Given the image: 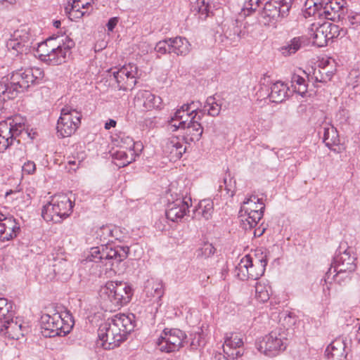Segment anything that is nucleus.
I'll return each mask as SVG.
<instances>
[{
  "instance_id": "nucleus-39",
  "label": "nucleus",
  "mask_w": 360,
  "mask_h": 360,
  "mask_svg": "<svg viewBox=\"0 0 360 360\" xmlns=\"http://www.w3.org/2000/svg\"><path fill=\"white\" fill-rule=\"evenodd\" d=\"M11 38H13L23 44H27L30 47L31 46V36L28 30L25 27L15 30L11 35Z\"/></svg>"
},
{
  "instance_id": "nucleus-24",
  "label": "nucleus",
  "mask_w": 360,
  "mask_h": 360,
  "mask_svg": "<svg viewBox=\"0 0 360 360\" xmlns=\"http://www.w3.org/2000/svg\"><path fill=\"white\" fill-rule=\"evenodd\" d=\"M290 90L284 82L278 81L271 86V92L268 96L274 103H281L289 97Z\"/></svg>"
},
{
  "instance_id": "nucleus-48",
  "label": "nucleus",
  "mask_w": 360,
  "mask_h": 360,
  "mask_svg": "<svg viewBox=\"0 0 360 360\" xmlns=\"http://www.w3.org/2000/svg\"><path fill=\"white\" fill-rule=\"evenodd\" d=\"M171 46L169 38L157 43L155 50L158 53L165 54L167 53H171Z\"/></svg>"
},
{
  "instance_id": "nucleus-14",
  "label": "nucleus",
  "mask_w": 360,
  "mask_h": 360,
  "mask_svg": "<svg viewBox=\"0 0 360 360\" xmlns=\"http://www.w3.org/2000/svg\"><path fill=\"white\" fill-rule=\"evenodd\" d=\"M75 41L69 37H65V39L62 40V43L58 41L56 38V42L54 44L55 50L51 54V58L48 59V63L52 65H58L65 63L70 56L71 49L75 46Z\"/></svg>"
},
{
  "instance_id": "nucleus-12",
  "label": "nucleus",
  "mask_w": 360,
  "mask_h": 360,
  "mask_svg": "<svg viewBox=\"0 0 360 360\" xmlns=\"http://www.w3.org/2000/svg\"><path fill=\"white\" fill-rule=\"evenodd\" d=\"M110 73L112 74L113 79L120 90H131L136 84L138 68L134 64L125 65L117 70L111 69Z\"/></svg>"
},
{
  "instance_id": "nucleus-60",
  "label": "nucleus",
  "mask_w": 360,
  "mask_h": 360,
  "mask_svg": "<svg viewBox=\"0 0 360 360\" xmlns=\"http://www.w3.org/2000/svg\"><path fill=\"white\" fill-rule=\"evenodd\" d=\"M117 22H118L117 18H110L106 25L108 30L112 32L114 30V28L115 27V26L117 25Z\"/></svg>"
},
{
  "instance_id": "nucleus-53",
  "label": "nucleus",
  "mask_w": 360,
  "mask_h": 360,
  "mask_svg": "<svg viewBox=\"0 0 360 360\" xmlns=\"http://www.w3.org/2000/svg\"><path fill=\"white\" fill-rule=\"evenodd\" d=\"M240 30L237 27H233V32L231 29H228L225 32V35L227 38H230L231 40L236 41L240 38Z\"/></svg>"
},
{
  "instance_id": "nucleus-5",
  "label": "nucleus",
  "mask_w": 360,
  "mask_h": 360,
  "mask_svg": "<svg viewBox=\"0 0 360 360\" xmlns=\"http://www.w3.org/2000/svg\"><path fill=\"white\" fill-rule=\"evenodd\" d=\"M288 328L278 326L256 342L257 349L268 356H275L286 349Z\"/></svg>"
},
{
  "instance_id": "nucleus-37",
  "label": "nucleus",
  "mask_w": 360,
  "mask_h": 360,
  "mask_svg": "<svg viewBox=\"0 0 360 360\" xmlns=\"http://www.w3.org/2000/svg\"><path fill=\"white\" fill-rule=\"evenodd\" d=\"M304 41L301 37H295L290 42L282 48V53L285 56H290L296 53L302 46Z\"/></svg>"
},
{
  "instance_id": "nucleus-15",
  "label": "nucleus",
  "mask_w": 360,
  "mask_h": 360,
  "mask_svg": "<svg viewBox=\"0 0 360 360\" xmlns=\"http://www.w3.org/2000/svg\"><path fill=\"white\" fill-rule=\"evenodd\" d=\"M265 205L262 199L257 196L252 195L246 198L240 207V213L252 214V221L260 220L264 214Z\"/></svg>"
},
{
  "instance_id": "nucleus-61",
  "label": "nucleus",
  "mask_w": 360,
  "mask_h": 360,
  "mask_svg": "<svg viewBox=\"0 0 360 360\" xmlns=\"http://www.w3.org/2000/svg\"><path fill=\"white\" fill-rule=\"evenodd\" d=\"M241 264H243V267L245 269H248L249 267H251L252 266V260L250 256H245L242 260Z\"/></svg>"
},
{
  "instance_id": "nucleus-34",
  "label": "nucleus",
  "mask_w": 360,
  "mask_h": 360,
  "mask_svg": "<svg viewBox=\"0 0 360 360\" xmlns=\"http://www.w3.org/2000/svg\"><path fill=\"white\" fill-rule=\"evenodd\" d=\"M220 111L221 105L217 103L214 97L210 96L207 98L202 110H200L199 112H207L209 115L215 117L219 114Z\"/></svg>"
},
{
  "instance_id": "nucleus-38",
  "label": "nucleus",
  "mask_w": 360,
  "mask_h": 360,
  "mask_svg": "<svg viewBox=\"0 0 360 360\" xmlns=\"http://www.w3.org/2000/svg\"><path fill=\"white\" fill-rule=\"evenodd\" d=\"M6 47L12 52L13 54L18 55L19 53L22 54L23 53H27V51L30 49V46L27 44H23L18 41L15 40L13 38H10L6 42Z\"/></svg>"
},
{
  "instance_id": "nucleus-55",
  "label": "nucleus",
  "mask_w": 360,
  "mask_h": 360,
  "mask_svg": "<svg viewBox=\"0 0 360 360\" xmlns=\"http://www.w3.org/2000/svg\"><path fill=\"white\" fill-rule=\"evenodd\" d=\"M169 124L171 125V127H174L173 131H176V129H184L186 127V124H187V120H182L173 121L172 117L169 121Z\"/></svg>"
},
{
  "instance_id": "nucleus-17",
  "label": "nucleus",
  "mask_w": 360,
  "mask_h": 360,
  "mask_svg": "<svg viewBox=\"0 0 360 360\" xmlns=\"http://www.w3.org/2000/svg\"><path fill=\"white\" fill-rule=\"evenodd\" d=\"M19 231L20 225L13 217H7L0 212V241L12 240Z\"/></svg>"
},
{
  "instance_id": "nucleus-21",
  "label": "nucleus",
  "mask_w": 360,
  "mask_h": 360,
  "mask_svg": "<svg viewBox=\"0 0 360 360\" xmlns=\"http://www.w3.org/2000/svg\"><path fill=\"white\" fill-rule=\"evenodd\" d=\"M186 150V147L177 136L169 138L163 146L164 153L173 161L180 159Z\"/></svg>"
},
{
  "instance_id": "nucleus-23",
  "label": "nucleus",
  "mask_w": 360,
  "mask_h": 360,
  "mask_svg": "<svg viewBox=\"0 0 360 360\" xmlns=\"http://www.w3.org/2000/svg\"><path fill=\"white\" fill-rule=\"evenodd\" d=\"M344 1L342 0H333L319 11V16H324L325 18L335 21L340 18V12L343 10Z\"/></svg>"
},
{
  "instance_id": "nucleus-29",
  "label": "nucleus",
  "mask_w": 360,
  "mask_h": 360,
  "mask_svg": "<svg viewBox=\"0 0 360 360\" xmlns=\"http://www.w3.org/2000/svg\"><path fill=\"white\" fill-rule=\"evenodd\" d=\"M137 154L134 150H127L120 148L112 154V158L117 160L116 165L120 167H125L135 160Z\"/></svg>"
},
{
  "instance_id": "nucleus-25",
  "label": "nucleus",
  "mask_w": 360,
  "mask_h": 360,
  "mask_svg": "<svg viewBox=\"0 0 360 360\" xmlns=\"http://www.w3.org/2000/svg\"><path fill=\"white\" fill-rule=\"evenodd\" d=\"M319 133H323V141L329 149L333 150V146L339 145L340 138L338 132L333 125L326 124L321 127Z\"/></svg>"
},
{
  "instance_id": "nucleus-7",
  "label": "nucleus",
  "mask_w": 360,
  "mask_h": 360,
  "mask_svg": "<svg viewBox=\"0 0 360 360\" xmlns=\"http://www.w3.org/2000/svg\"><path fill=\"white\" fill-rule=\"evenodd\" d=\"M12 309L11 303L6 299L0 297V322L4 323L0 330L4 331L11 339L19 340L24 336L27 328L22 326L20 320L18 318L13 320L14 312Z\"/></svg>"
},
{
  "instance_id": "nucleus-36",
  "label": "nucleus",
  "mask_w": 360,
  "mask_h": 360,
  "mask_svg": "<svg viewBox=\"0 0 360 360\" xmlns=\"http://www.w3.org/2000/svg\"><path fill=\"white\" fill-rule=\"evenodd\" d=\"M292 86L294 91L304 96L307 91V86L305 79L301 76L294 74L291 78Z\"/></svg>"
},
{
  "instance_id": "nucleus-27",
  "label": "nucleus",
  "mask_w": 360,
  "mask_h": 360,
  "mask_svg": "<svg viewBox=\"0 0 360 360\" xmlns=\"http://www.w3.org/2000/svg\"><path fill=\"white\" fill-rule=\"evenodd\" d=\"M171 53H174L177 56H185L191 51V44L185 38L177 37L175 38H169Z\"/></svg>"
},
{
  "instance_id": "nucleus-26",
  "label": "nucleus",
  "mask_w": 360,
  "mask_h": 360,
  "mask_svg": "<svg viewBox=\"0 0 360 360\" xmlns=\"http://www.w3.org/2000/svg\"><path fill=\"white\" fill-rule=\"evenodd\" d=\"M326 32L327 29H325L323 24L319 26L313 24L309 30V35L313 39V44L314 45L318 47H323L326 46L329 41Z\"/></svg>"
},
{
  "instance_id": "nucleus-64",
  "label": "nucleus",
  "mask_w": 360,
  "mask_h": 360,
  "mask_svg": "<svg viewBox=\"0 0 360 360\" xmlns=\"http://www.w3.org/2000/svg\"><path fill=\"white\" fill-rule=\"evenodd\" d=\"M212 360H228L227 358L221 353H216L212 357Z\"/></svg>"
},
{
  "instance_id": "nucleus-9",
  "label": "nucleus",
  "mask_w": 360,
  "mask_h": 360,
  "mask_svg": "<svg viewBox=\"0 0 360 360\" xmlns=\"http://www.w3.org/2000/svg\"><path fill=\"white\" fill-rule=\"evenodd\" d=\"M41 333L44 337L65 336L71 330L72 326L64 323L59 313L53 315L44 314L41 317Z\"/></svg>"
},
{
  "instance_id": "nucleus-59",
  "label": "nucleus",
  "mask_w": 360,
  "mask_h": 360,
  "mask_svg": "<svg viewBox=\"0 0 360 360\" xmlns=\"http://www.w3.org/2000/svg\"><path fill=\"white\" fill-rule=\"evenodd\" d=\"M84 157L85 154L83 151H82L81 153H77V157H74V160H69L68 163L70 165H79L84 159Z\"/></svg>"
},
{
  "instance_id": "nucleus-10",
  "label": "nucleus",
  "mask_w": 360,
  "mask_h": 360,
  "mask_svg": "<svg viewBox=\"0 0 360 360\" xmlns=\"http://www.w3.org/2000/svg\"><path fill=\"white\" fill-rule=\"evenodd\" d=\"M186 335L177 328H165L157 340V345L161 352L170 353L179 351L184 346Z\"/></svg>"
},
{
  "instance_id": "nucleus-2",
  "label": "nucleus",
  "mask_w": 360,
  "mask_h": 360,
  "mask_svg": "<svg viewBox=\"0 0 360 360\" xmlns=\"http://www.w3.org/2000/svg\"><path fill=\"white\" fill-rule=\"evenodd\" d=\"M43 77L44 72L34 68L13 72L9 79H3L0 82V110L6 101L14 98L31 84H39Z\"/></svg>"
},
{
  "instance_id": "nucleus-18",
  "label": "nucleus",
  "mask_w": 360,
  "mask_h": 360,
  "mask_svg": "<svg viewBox=\"0 0 360 360\" xmlns=\"http://www.w3.org/2000/svg\"><path fill=\"white\" fill-rule=\"evenodd\" d=\"M191 198H178L176 200L168 204L166 210V217L172 221H178L186 214L189 208L188 202Z\"/></svg>"
},
{
  "instance_id": "nucleus-54",
  "label": "nucleus",
  "mask_w": 360,
  "mask_h": 360,
  "mask_svg": "<svg viewBox=\"0 0 360 360\" xmlns=\"http://www.w3.org/2000/svg\"><path fill=\"white\" fill-rule=\"evenodd\" d=\"M223 351L228 356L232 359H238L243 354V352L241 347L236 349L226 348V350Z\"/></svg>"
},
{
  "instance_id": "nucleus-8",
  "label": "nucleus",
  "mask_w": 360,
  "mask_h": 360,
  "mask_svg": "<svg viewBox=\"0 0 360 360\" xmlns=\"http://www.w3.org/2000/svg\"><path fill=\"white\" fill-rule=\"evenodd\" d=\"M82 115L79 111L69 106L61 110L57 123V134L61 138L70 136L75 134L81 122Z\"/></svg>"
},
{
  "instance_id": "nucleus-4",
  "label": "nucleus",
  "mask_w": 360,
  "mask_h": 360,
  "mask_svg": "<svg viewBox=\"0 0 360 360\" xmlns=\"http://www.w3.org/2000/svg\"><path fill=\"white\" fill-rule=\"evenodd\" d=\"M129 248L128 246H113L111 244H101L99 247L91 248L87 257L82 263L88 262H105V265L108 262L111 267L110 270H113V268H122L119 264L125 260L129 255Z\"/></svg>"
},
{
  "instance_id": "nucleus-46",
  "label": "nucleus",
  "mask_w": 360,
  "mask_h": 360,
  "mask_svg": "<svg viewBox=\"0 0 360 360\" xmlns=\"http://www.w3.org/2000/svg\"><path fill=\"white\" fill-rule=\"evenodd\" d=\"M112 232L113 231L109 226H103L97 232V236L101 242L109 244L110 238L112 237Z\"/></svg>"
},
{
  "instance_id": "nucleus-56",
  "label": "nucleus",
  "mask_w": 360,
  "mask_h": 360,
  "mask_svg": "<svg viewBox=\"0 0 360 360\" xmlns=\"http://www.w3.org/2000/svg\"><path fill=\"white\" fill-rule=\"evenodd\" d=\"M36 169V165L32 161H27L22 166L23 172L27 174H32Z\"/></svg>"
},
{
  "instance_id": "nucleus-58",
  "label": "nucleus",
  "mask_w": 360,
  "mask_h": 360,
  "mask_svg": "<svg viewBox=\"0 0 360 360\" xmlns=\"http://www.w3.org/2000/svg\"><path fill=\"white\" fill-rule=\"evenodd\" d=\"M342 272V271H326L325 281L326 283H331L333 281H335V278Z\"/></svg>"
},
{
  "instance_id": "nucleus-20",
  "label": "nucleus",
  "mask_w": 360,
  "mask_h": 360,
  "mask_svg": "<svg viewBox=\"0 0 360 360\" xmlns=\"http://www.w3.org/2000/svg\"><path fill=\"white\" fill-rule=\"evenodd\" d=\"M202 119L201 115L195 114L192 116L191 120L184 129L186 130L184 136V139L186 143L195 142L200 140L203 128L201 126L199 120Z\"/></svg>"
},
{
  "instance_id": "nucleus-30",
  "label": "nucleus",
  "mask_w": 360,
  "mask_h": 360,
  "mask_svg": "<svg viewBox=\"0 0 360 360\" xmlns=\"http://www.w3.org/2000/svg\"><path fill=\"white\" fill-rule=\"evenodd\" d=\"M55 42H56V38H49L39 44L37 49V53L41 60L48 63V59L51 58V54H52L53 50H55Z\"/></svg>"
},
{
  "instance_id": "nucleus-22",
  "label": "nucleus",
  "mask_w": 360,
  "mask_h": 360,
  "mask_svg": "<svg viewBox=\"0 0 360 360\" xmlns=\"http://www.w3.org/2000/svg\"><path fill=\"white\" fill-rule=\"evenodd\" d=\"M346 344L341 338L335 339L326 348L325 354L328 360H345Z\"/></svg>"
},
{
  "instance_id": "nucleus-3",
  "label": "nucleus",
  "mask_w": 360,
  "mask_h": 360,
  "mask_svg": "<svg viewBox=\"0 0 360 360\" xmlns=\"http://www.w3.org/2000/svg\"><path fill=\"white\" fill-rule=\"evenodd\" d=\"M101 303L106 310L116 311L131 300L134 290L127 283L109 281L100 290Z\"/></svg>"
},
{
  "instance_id": "nucleus-35",
  "label": "nucleus",
  "mask_w": 360,
  "mask_h": 360,
  "mask_svg": "<svg viewBox=\"0 0 360 360\" xmlns=\"http://www.w3.org/2000/svg\"><path fill=\"white\" fill-rule=\"evenodd\" d=\"M325 29H327V35L329 41H332L335 38L339 37H342L346 35L347 30L345 28H340L338 25L330 23L325 22L323 23Z\"/></svg>"
},
{
  "instance_id": "nucleus-33",
  "label": "nucleus",
  "mask_w": 360,
  "mask_h": 360,
  "mask_svg": "<svg viewBox=\"0 0 360 360\" xmlns=\"http://www.w3.org/2000/svg\"><path fill=\"white\" fill-rule=\"evenodd\" d=\"M308 79L314 82H322L326 83L330 81L333 77V72L326 71L324 68H314L312 74L308 75Z\"/></svg>"
},
{
  "instance_id": "nucleus-31",
  "label": "nucleus",
  "mask_w": 360,
  "mask_h": 360,
  "mask_svg": "<svg viewBox=\"0 0 360 360\" xmlns=\"http://www.w3.org/2000/svg\"><path fill=\"white\" fill-rule=\"evenodd\" d=\"M198 106L195 102L184 104L179 109L176 110L172 117L173 121L182 120L184 117H191L198 114Z\"/></svg>"
},
{
  "instance_id": "nucleus-52",
  "label": "nucleus",
  "mask_w": 360,
  "mask_h": 360,
  "mask_svg": "<svg viewBox=\"0 0 360 360\" xmlns=\"http://www.w3.org/2000/svg\"><path fill=\"white\" fill-rule=\"evenodd\" d=\"M151 290L154 291L153 293L150 292L151 295L158 300H160L164 294L163 285L161 282L153 284Z\"/></svg>"
},
{
  "instance_id": "nucleus-16",
  "label": "nucleus",
  "mask_w": 360,
  "mask_h": 360,
  "mask_svg": "<svg viewBox=\"0 0 360 360\" xmlns=\"http://www.w3.org/2000/svg\"><path fill=\"white\" fill-rule=\"evenodd\" d=\"M135 105L143 111L160 108L162 98L147 90L139 91L134 98Z\"/></svg>"
},
{
  "instance_id": "nucleus-41",
  "label": "nucleus",
  "mask_w": 360,
  "mask_h": 360,
  "mask_svg": "<svg viewBox=\"0 0 360 360\" xmlns=\"http://www.w3.org/2000/svg\"><path fill=\"white\" fill-rule=\"evenodd\" d=\"M215 252V248L212 244L205 243L200 248L196 250V257L200 259H206L213 255Z\"/></svg>"
},
{
  "instance_id": "nucleus-32",
  "label": "nucleus",
  "mask_w": 360,
  "mask_h": 360,
  "mask_svg": "<svg viewBox=\"0 0 360 360\" xmlns=\"http://www.w3.org/2000/svg\"><path fill=\"white\" fill-rule=\"evenodd\" d=\"M210 5L205 0H196L191 4V11L194 15H198L199 18L205 20L211 13Z\"/></svg>"
},
{
  "instance_id": "nucleus-49",
  "label": "nucleus",
  "mask_w": 360,
  "mask_h": 360,
  "mask_svg": "<svg viewBox=\"0 0 360 360\" xmlns=\"http://www.w3.org/2000/svg\"><path fill=\"white\" fill-rule=\"evenodd\" d=\"M240 217H242V224H243V229H251L252 228L255 227V226H257V223L259 222V220H255V221L254 222L253 221H252V214H245V213H240Z\"/></svg>"
},
{
  "instance_id": "nucleus-1",
  "label": "nucleus",
  "mask_w": 360,
  "mask_h": 360,
  "mask_svg": "<svg viewBox=\"0 0 360 360\" xmlns=\"http://www.w3.org/2000/svg\"><path fill=\"white\" fill-rule=\"evenodd\" d=\"M134 319L133 314H120L102 323L98 328V335L104 349H112L125 341L135 327Z\"/></svg>"
},
{
  "instance_id": "nucleus-11",
  "label": "nucleus",
  "mask_w": 360,
  "mask_h": 360,
  "mask_svg": "<svg viewBox=\"0 0 360 360\" xmlns=\"http://www.w3.org/2000/svg\"><path fill=\"white\" fill-rule=\"evenodd\" d=\"M292 0H269L266 1L260 13L266 20L265 23L278 21L288 15Z\"/></svg>"
},
{
  "instance_id": "nucleus-13",
  "label": "nucleus",
  "mask_w": 360,
  "mask_h": 360,
  "mask_svg": "<svg viewBox=\"0 0 360 360\" xmlns=\"http://www.w3.org/2000/svg\"><path fill=\"white\" fill-rule=\"evenodd\" d=\"M352 254L353 251L350 248H345L341 244L328 270H331L332 268L335 270L338 268H340V270H355L357 267L356 263L357 259L354 255H352Z\"/></svg>"
},
{
  "instance_id": "nucleus-44",
  "label": "nucleus",
  "mask_w": 360,
  "mask_h": 360,
  "mask_svg": "<svg viewBox=\"0 0 360 360\" xmlns=\"http://www.w3.org/2000/svg\"><path fill=\"white\" fill-rule=\"evenodd\" d=\"M12 120H5L0 122V136L4 138H8V139L13 142L12 135Z\"/></svg>"
},
{
  "instance_id": "nucleus-43",
  "label": "nucleus",
  "mask_w": 360,
  "mask_h": 360,
  "mask_svg": "<svg viewBox=\"0 0 360 360\" xmlns=\"http://www.w3.org/2000/svg\"><path fill=\"white\" fill-rule=\"evenodd\" d=\"M267 288L266 285L257 283L255 285V297L258 301L265 302L269 300V293Z\"/></svg>"
},
{
  "instance_id": "nucleus-57",
  "label": "nucleus",
  "mask_w": 360,
  "mask_h": 360,
  "mask_svg": "<svg viewBox=\"0 0 360 360\" xmlns=\"http://www.w3.org/2000/svg\"><path fill=\"white\" fill-rule=\"evenodd\" d=\"M12 144L13 142L9 141L8 138L0 136V153L4 152Z\"/></svg>"
},
{
  "instance_id": "nucleus-47",
  "label": "nucleus",
  "mask_w": 360,
  "mask_h": 360,
  "mask_svg": "<svg viewBox=\"0 0 360 360\" xmlns=\"http://www.w3.org/2000/svg\"><path fill=\"white\" fill-rule=\"evenodd\" d=\"M305 17L315 15L316 13L319 15V11H320L319 6L313 1V0H307L305 3Z\"/></svg>"
},
{
  "instance_id": "nucleus-6",
  "label": "nucleus",
  "mask_w": 360,
  "mask_h": 360,
  "mask_svg": "<svg viewBox=\"0 0 360 360\" xmlns=\"http://www.w3.org/2000/svg\"><path fill=\"white\" fill-rule=\"evenodd\" d=\"M72 207L73 202L67 195H55L43 206L41 216L46 221L60 223L71 214Z\"/></svg>"
},
{
  "instance_id": "nucleus-50",
  "label": "nucleus",
  "mask_w": 360,
  "mask_h": 360,
  "mask_svg": "<svg viewBox=\"0 0 360 360\" xmlns=\"http://www.w3.org/2000/svg\"><path fill=\"white\" fill-rule=\"evenodd\" d=\"M283 323H282L283 326L282 327L285 326L286 328H288L287 327H290V326L295 325V323L297 321L296 316L292 312L285 313L283 314Z\"/></svg>"
},
{
  "instance_id": "nucleus-45",
  "label": "nucleus",
  "mask_w": 360,
  "mask_h": 360,
  "mask_svg": "<svg viewBox=\"0 0 360 360\" xmlns=\"http://www.w3.org/2000/svg\"><path fill=\"white\" fill-rule=\"evenodd\" d=\"M260 0H248L244 3L243 7L241 9V15L245 16L250 15L255 12L259 7Z\"/></svg>"
},
{
  "instance_id": "nucleus-42",
  "label": "nucleus",
  "mask_w": 360,
  "mask_h": 360,
  "mask_svg": "<svg viewBox=\"0 0 360 360\" xmlns=\"http://www.w3.org/2000/svg\"><path fill=\"white\" fill-rule=\"evenodd\" d=\"M116 141L120 148L134 150L135 143L134 140L131 137L125 136L124 134H120L116 139Z\"/></svg>"
},
{
  "instance_id": "nucleus-28",
  "label": "nucleus",
  "mask_w": 360,
  "mask_h": 360,
  "mask_svg": "<svg viewBox=\"0 0 360 360\" xmlns=\"http://www.w3.org/2000/svg\"><path fill=\"white\" fill-rule=\"evenodd\" d=\"M213 212V202L210 200L205 199L198 203V206L193 210V218L205 220L212 217Z\"/></svg>"
},
{
  "instance_id": "nucleus-62",
  "label": "nucleus",
  "mask_w": 360,
  "mask_h": 360,
  "mask_svg": "<svg viewBox=\"0 0 360 360\" xmlns=\"http://www.w3.org/2000/svg\"><path fill=\"white\" fill-rule=\"evenodd\" d=\"M235 276L242 281L250 280V278L249 271H238Z\"/></svg>"
},
{
  "instance_id": "nucleus-19",
  "label": "nucleus",
  "mask_w": 360,
  "mask_h": 360,
  "mask_svg": "<svg viewBox=\"0 0 360 360\" xmlns=\"http://www.w3.org/2000/svg\"><path fill=\"white\" fill-rule=\"evenodd\" d=\"M91 3L89 0H74L65 8V12L71 20H77L92 11Z\"/></svg>"
},
{
  "instance_id": "nucleus-40",
  "label": "nucleus",
  "mask_w": 360,
  "mask_h": 360,
  "mask_svg": "<svg viewBox=\"0 0 360 360\" xmlns=\"http://www.w3.org/2000/svg\"><path fill=\"white\" fill-rule=\"evenodd\" d=\"M243 345L242 338L237 335H232L231 337H226L223 345V350L226 348L236 349L240 348Z\"/></svg>"
},
{
  "instance_id": "nucleus-51",
  "label": "nucleus",
  "mask_w": 360,
  "mask_h": 360,
  "mask_svg": "<svg viewBox=\"0 0 360 360\" xmlns=\"http://www.w3.org/2000/svg\"><path fill=\"white\" fill-rule=\"evenodd\" d=\"M12 127V135H13V141L19 136L22 131L25 129L24 124L21 122H18L17 121L13 120L11 122Z\"/></svg>"
},
{
  "instance_id": "nucleus-63",
  "label": "nucleus",
  "mask_w": 360,
  "mask_h": 360,
  "mask_svg": "<svg viewBox=\"0 0 360 360\" xmlns=\"http://www.w3.org/2000/svg\"><path fill=\"white\" fill-rule=\"evenodd\" d=\"M264 271H262V273L259 274L256 271H252V273H250L249 272V275L250 276V279L252 280V281H255V280H257L259 278H260L261 276H263Z\"/></svg>"
}]
</instances>
